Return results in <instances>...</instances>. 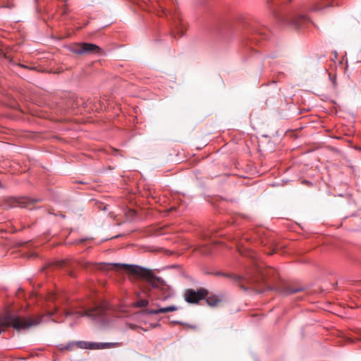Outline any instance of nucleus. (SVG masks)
Segmentation results:
<instances>
[{"mask_svg":"<svg viewBox=\"0 0 361 361\" xmlns=\"http://www.w3.org/2000/svg\"><path fill=\"white\" fill-rule=\"evenodd\" d=\"M110 266L112 269H123L127 273L146 280L152 288H159L164 285L163 280L155 276L152 271L141 267L125 264H112Z\"/></svg>","mask_w":361,"mask_h":361,"instance_id":"f257e3e1","label":"nucleus"},{"mask_svg":"<svg viewBox=\"0 0 361 361\" xmlns=\"http://www.w3.org/2000/svg\"><path fill=\"white\" fill-rule=\"evenodd\" d=\"M207 294L208 291L204 288L197 290L188 289L185 292L184 298L189 303H197L200 300L204 298Z\"/></svg>","mask_w":361,"mask_h":361,"instance_id":"0eeeda50","label":"nucleus"},{"mask_svg":"<svg viewBox=\"0 0 361 361\" xmlns=\"http://www.w3.org/2000/svg\"><path fill=\"white\" fill-rule=\"evenodd\" d=\"M333 2L334 0H320V2L315 6L314 10L319 11L326 7L331 6H333Z\"/></svg>","mask_w":361,"mask_h":361,"instance_id":"f8f14e48","label":"nucleus"},{"mask_svg":"<svg viewBox=\"0 0 361 361\" xmlns=\"http://www.w3.org/2000/svg\"><path fill=\"white\" fill-rule=\"evenodd\" d=\"M149 304V302L146 299H140L138 300L134 305L135 307H143L147 306Z\"/></svg>","mask_w":361,"mask_h":361,"instance_id":"dca6fc26","label":"nucleus"},{"mask_svg":"<svg viewBox=\"0 0 361 361\" xmlns=\"http://www.w3.org/2000/svg\"><path fill=\"white\" fill-rule=\"evenodd\" d=\"M105 310L103 307L96 306L93 308H90L83 312H75L74 313L75 318H79L80 317L87 316L93 319H96L98 321L103 319V315L104 314Z\"/></svg>","mask_w":361,"mask_h":361,"instance_id":"6e6552de","label":"nucleus"},{"mask_svg":"<svg viewBox=\"0 0 361 361\" xmlns=\"http://www.w3.org/2000/svg\"><path fill=\"white\" fill-rule=\"evenodd\" d=\"M206 301L207 303L211 307L217 306L219 303L221 302V300L218 299L216 296L207 297Z\"/></svg>","mask_w":361,"mask_h":361,"instance_id":"ddd939ff","label":"nucleus"},{"mask_svg":"<svg viewBox=\"0 0 361 361\" xmlns=\"http://www.w3.org/2000/svg\"><path fill=\"white\" fill-rule=\"evenodd\" d=\"M65 314H66V317H68V316H70L71 314H72V313L71 312H69V311H66L65 312Z\"/></svg>","mask_w":361,"mask_h":361,"instance_id":"a211bd4d","label":"nucleus"},{"mask_svg":"<svg viewBox=\"0 0 361 361\" xmlns=\"http://www.w3.org/2000/svg\"><path fill=\"white\" fill-rule=\"evenodd\" d=\"M17 66H20V67H22V68H28L27 66H24V65H22V64H18Z\"/></svg>","mask_w":361,"mask_h":361,"instance_id":"6ab92c4d","label":"nucleus"},{"mask_svg":"<svg viewBox=\"0 0 361 361\" xmlns=\"http://www.w3.org/2000/svg\"><path fill=\"white\" fill-rule=\"evenodd\" d=\"M304 289L302 288H295L292 286L286 284L279 286L276 288V290L278 293L286 296L301 292Z\"/></svg>","mask_w":361,"mask_h":361,"instance_id":"1a4fd4ad","label":"nucleus"},{"mask_svg":"<svg viewBox=\"0 0 361 361\" xmlns=\"http://www.w3.org/2000/svg\"><path fill=\"white\" fill-rule=\"evenodd\" d=\"M178 310V307L175 305H171L166 307H161L157 310L146 309L144 310L145 314H158L161 313H167L169 312H174Z\"/></svg>","mask_w":361,"mask_h":361,"instance_id":"9d476101","label":"nucleus"},{"mask_svg":"<svg viewBox=\"0 0 361 361\" xmlns=\"http://www.w3.org/2000/svg\"><path fill=\"white\" fill-rule=\"evenodd\" d=\"M309 21L307 17L302 14H297L292 19V24L296 28L302 27Z\"/></svg>","mask_w":361,"mask_h":361,"instance_id":"9b49d317","label":"nucleus"},{"mask_svg":"<svg viewBox=\"0 0 361 361\" xmlns=\"http://www.w3.org/2000/svg\"><path fill=\"white\" fill-rule=\"evenodd\" d=\"M42 317H30L25 319L20 316L6 314L4 317L0 318V334L6 327L11 326L18 331L25 330L31 326H36L42 322Z\"/></svg>","mask_w":361,"mask_h":361,"instance_id":"f03ea898","label":"nucleus"},{"mask_svg":"<svg viewBox=\"0 0 361 361\" xmlns=\"http://www.w3.org/2000/svg\"><path fill=\"white\" fill-rule=\"evenodd\" d=\"M118 343H96L87 341H77V347L82 349H105L119 346Z\"/></svg>","mask_w":361,"mask_h":361,"instance_id":"423d86ee","label":"nucleus"},{"mask_svg":"<svg viewBox=\"0 0 361 361\" xmlns=\"http://www.w3.org/2000/svg\"><path fill=\"white\" fill-rule=\"evenodd\" d=\"M215 276H224V277H231V275L228 274H224V273H221V272H216L214 274Z\"/></svg>","mask_w":361,"mask_h":361,"instance_id":"f3484780","label":"nucleus"},{"mask_svg":"<svg viewBox=\"0 0 361 361\" xmlns=\"http://www.w3.org/2000/svg\"><path fill=\"white\" fill-rule=\"evenodd\" d=\"M75 347H77V342H69L67 345H66L63 347H61L60 350L61 351H63V350L72 351L75 349Z\"/></svg>","mask_w":361,"mask_h":361,"instance_id":"2eb2a0df","label":"nucleus"},{"mask_svg":"<svg viewBox=\"0 0 361 361\" xmlns=\"http://www.w3.org/2000/svg\"><path fill=\"white\" fill-rule=\"evenodd\" d=\"M66 13V10L64 9L63 11V14H65Z\"/></svg>","mask_w":361,"mask_h":361,"instance_id":"aec40b11","label":"nucleus"},{"mask_svg":"<svg viewBox=\"0 0 361 361\" xmlns=\"http://www.w3.org/2000/svg\"><path fill=\"white\" fill-rule=\"evenodd\" d=\"M69 49L78 55L97 54L101 50L99 47L90 43H75L70 46Z\"/></svg>","mask_w":361,"mask_h":361,"instance_id":"20e7f679","label":"nucleus"},{"mask_svg":"<svg viewBox=\"0 0 361 361\" xmlns=\"http://www.w3.org/2000/svg\"><path fill=\"white\" fill-rule=\"evenodd\" d=\"M233 279L238 281L243 290L252 288L257 292L262 290L259 287V284L266 279V274L262 271V268L256 263L255 273H250L246 277L235 276Z\"/></svg>","mask_w":361,"mask_h":361,"instance_id":"7ed1b4c3","label":"nucleus"},{"mask_svg":"<svg viewBox=\"0 0 361 361\" xmlns=\"http://www.w3.org/2000/svg\"><path fill=\"white\" fill-rule=\"evenodd\" d=\"M175 30H173L172 31V35H176V32L177 33V35H179V37H181L184 34V29L183 27H180V25H179L178 22H176V20H175V27H174Z\"/></svg>","mask_w":361,"mask_h":361,"instance_id":"4468645a","label":"nucleus"},{"mask_svg":"<svg viewBox=\"0 0 361 361\" xmlns=\"http://www.w3.org/2000/svg\"><path fill=\"white\" fill-rule=\"evenodd\" d=\"M39 202V199H31L26 197L16 198H10L7 200L9 207L19 206L29 209H34V204Z\"/></svg>","mask_w":361,"mask_h":361,"instance_id":"39448f33","label":"nucleus"}]
</instances>
